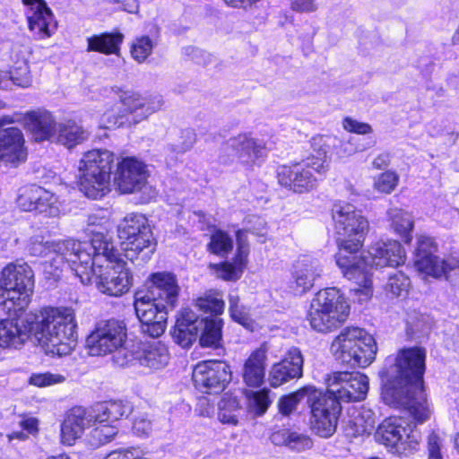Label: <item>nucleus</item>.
I'll list each match as a JSON object with an SVG mask.
<instances>
[{
	"instance_id": "5",
	"label": "nucleus",
	"mask_w": 459,
	"mask_h": 459,
	"mask_svg": "<svg viewBox=\"0 0 459 459\" xmlns=\"http://www.w3.org/2000/svg\"><path fill=\"white\" fill-rule=\"evenodd\" d=\"M77 323L71 307H49L41 311L33 327L45 353L65 356L76 346Z\"/></svg>"
},
{
	"instance_id": "51",
	"label": "nucleus",
	"mask_w": 459,
	"mask_h": 459,
	"mask_svg": "<svg viewBox=\"0 0 459 459\" xmlns=\"http://www.w3.org/2000/svg\"><path fill=\"white\" fill-rule=\"evenodd\" d=\"M108 225L109 220L107 216L98 213L89 214L87 218V231L92 235V238L91 241L86 242L92 243L100 233H103L108 242H111L108 235Z\"/></svg>"
},
{
	"instance_id": "32",
	"label": "nucleus",
	"mask_w": 459,
	"mask_h": 459,
	"mask_svg": "<svg viewBox=\"0 0 459 459\" xmlns=\"http://www.w3.org/2000/svg\"><path fill=\"white\" fill-rule=\"evenodd\" d=\"M338 138L330 135H316L310 140L313 158L310 164L312 169L319 174L325 173L328 169L327 155L333 146H336Z\"/></svg>"
},
{
	"instance_id": "3",
	"label": "nucleus",
	"mask_w": 459,
	"mask_h": 459,
	"mask_svg": "<svg viewBox=\"0 0 459 459\" xmlns=\"http://www.w3.org/2000/svg\"><path fill=\"white\" fill-rule=\"evenodd\" d=\"M91 244L95 248L90 253V279L87 282H81L89 284L94 277L98 290L108 296L118 297L129 291L133 275L126 263L114 249L112 242L100 233Z\"/></svg>"
},
{
	"instance_id": "52",
	"label": "nucleus",
	"mask_w": 459,
	"mask_h": 459,
	"mask_svg": "<svg viewBox=\"0 0 459 459\" xmlns=\"http://www.w3.org/2000/svg\"><path fill=\"white\" fill-rule=\"evenodd\" d=\"M399 183V176L396 172L387 170L379 174L374 179V188L380 193H392Z\"/></svg>"
},
{
	"instance_id": "25",
	"label": "nucleus",
	"mask_w": 459,
	"mask_h": 459,
	"mask_svg": "<svg viewBox=\"0 0 459 459\" xmlns=\"http://www.w3.org/2000/svg\"><path fill=\"white\" fill-rule=\"evenodd\" d=\"M0 150L5 162L18 166L24 162L27 152L24 148V139L22 131L17 127H9L0 131Z\"/></svg>"
},
{
	"instance_id": "27",
	"label": "nucleus",
	"mask_w": 459,
	"mask_h": 459,
	"mask_svg": "<svg viewBox=\"0 0 459 459\" xmlns=\"http://www.w3.org/2000/svg\"><path fill=\"white\" fill-rule=\"evenodd\" d=\"M318 262L304 258L297 261L293 266L290 288L295 294L301 295L308 291L322 274Z\"/></svg>"
},
{
	"instance_id": "8",
	"label": "nucleus",
	"mask_w": 459,
	"mask_h": 459,
	"mask_svg": "<svg viewBox=\"0 0 459 459\" xmlns=\"http://www.w3.org/2000/svg\"><path fill=\"white\" fill-rule=\"evenodd\" d=\"M350 314V305L336 288L319 290L313 298L307 314L311 327L319 333H328L344 323Z\"/></svg>"
},
{
	"instance_id": "59",
	"label": "nucleus",
	"mask_w": 459,
	"mask_h": 459,
	"mask_svg": "<svg viewBox=\"0 0 459 459\" xmlns=\"http://www.w3.org/2000/svg\"><path fill=\"white\" fill-rule=\"evenodd\" d=\"M169 308H167V305L164 303H157V307L152 309H149V311L143 310V308H137L135 314L142 324L151 322L152 320H158V316L161 314H165L167 316Z\"/></svg>"
},
{
	"instance_id": "13",
	"label": "nucleus",
	"mask_w": 459,
	"mask_h": 459,
	"mask_svg": "<svg viewBox=\"0 0 459 459\" xmlns=\"http://www.w3.org/2000/svg\"><path fill=\"white\" fill-rule=\"evenodd\" d=\"M376 440L397 453L411 452L416 449L420 433L411 423L401 417H389L379 424Z\"/></svg>"
},
{
	"instance_id": "62",
	"label": "nucleus",
	"mask_w": 459,
	"mask_h": 459,
	"mask_svg": "<svg viewBox=\"0 0 459 459\" xmlns=\"http://www.w3.org/2000/svg\"><path fill=\"white\" fill-rule=\"evenodd\" d=\"M134 432L140 436H148L152 430V421L146 413L140 414L134 418L133 424Z\"/></svg>"
},
{
	"instance_id": "30",
	"label": "nucleus",
	"mask_w": 459,
	"mask_h": 459,
	"mask_svg": "<svg viewBox=\"0 0 459 459\" xmlns=\"http://www.w3.org/2000/svg\"><path fill=\"white\" fill-rule=\"evenodd\" d=\"M169 359L167 347L159 341L143 343L136 351L138 364L151 369L163 368Z\"/></svg>"
},
{
	"instance_id": "23",
	"label": "nucleus",
	"mask_w": 459,
	"mask_h": 459,
	"mask_svg": "<svg viewBox=\"0 0 459 459\" xmlns=\"http://www.w3.org/2000/svg\"><path fill=\"white\" fill-rule=\"evenodd\" d=\"M178 285L174 274L160 272L151 274L148 281L149 298L164 303L167 308L173 309L178 296Z\"/></svg>"
},
{
	"instance_id": "18",
	"label": "nucleus",
	"mask_w": 459,
	"mask_h": 459,
	"mask_svg": "<svg viewBox=\"0 0 459 459\" xmlns=\"http://www.w3.org/2000/svg\"><path fill=\"white\" fill-rule=\"evenodd\" d=\"M265 155L266 147L262 141L247 134H240L222 144L219 160L222 163H228L238 158L242 163L251 165Z\"/></svg>"
},
{
	"instance_id": "53",
	"label": "nucleus",
	"mask_w": 459,
	"mask_h": 459,
	"mask_svg": "<svg viewBox=\"0 0 459 459\" xmlns=\"http://www.w3.org/2000/svg\"><path fill=\"white\" fill-rule=\"evenodd\" d=\"M65 377L60 374L50 372L33 373L29 377V384L38 387H46L55 384L63 383Z\"/></svg>"
},
{
	"instance_id": "12",
	"label": "nucleus",
	"mask_w": 459,
	"mask_h": 459,
	"mask_svg": "<svg viewBox=\"0 0 459 459\" xmlns=\"http://www.w3.org/2000/svg\"><path fill=\"white\" fill-rule=\"evenodd\" d=\"M247 222L249 224L248 230H238L236 233L237 254L233 261L213 265L217 276L222 280L237 281L241 277L249 255L247 231L260 238V242H265L267 234L265 220L262 217L252 215L248 217Z\"/></svg>"
},
{
	"instance_id": "49",
	"label": "nucleus",
	"mask_w": 459,
	"mask_h": 459,
	"mask_svg": "<svg viewBox=\"0 0 459 459\" xmlns=\"http://www.w3.org/2000/svg\"><path fill=\"white\" fill-rule=\"evenodd\" d=\"M218 418L223 424L237 425L238 420L234 413L239 408L236 397L222 398L219 403Z\"/></svg>"
},
{
	"instance_id": "60",
	"label": "nucleus",
	"mask_w": 459,
	"mask_h": 459,
	"mask_svg": "<svg viewBox=\"0 0 459 459\" xmlns=\"http://www.w3.org/2000/svg\"><path fill=\"white\" fill-rule=\"evenodd\" d=\"M167 316L165 314L158 316V320H152L143 324V331L150 336L157 338L160 336L166 329Z\"/></svg>"
},
{
	"instance_id": "44",
	"label": "nucleus",
	"mask_w": 459,
	"mask_h": 459,
	"mask_svg": "<svg viewBox=\"0 0 459 459\" xmlns=\"http://www.w3.org/2000/svg\"><path fill=\"white\" fill-rule=\"evenodd\" d=\"M195 307L200 311L210 313L211 316H213L223 313L225 303L221 293L209 290L195 299Z\"/></svg>"
},
{
	"instance_id": "20",
	"label": "nucleus",
	"mask_w": 459,
	"mask_h": 459,
	"mask_svg": "<svg viewBox=\"0 0 459 459\" xmlns=\"http://www.w3.org/2000/svg\"><path fill=\"white\" fill-rule=\"evenodd\" d=\"M310 162L281 165L277 169L279 184L294 193H307L316 186L317 179L311 171Z\"/></svg>"
},
{
	"instance_id": "43",
	"label": "nucleus",
	"mask_w": 459,
	"mask_h": 459,
	"mask_svg": "<svg viewBox=\"0 0 459 459\" xmlns=\"http://www.w3.org/2000/svg\"><path fill=\"white\" fill-rule=\"evenodd\" d=\"M195 142L196 134L193 129H182L177 138L166 146L165 152L171 159H176L178 154L190 151Z\"/></svg>"
},
{
	"instance_id": "47",
	"label": "nucleus",
	"mask_w": 459,
	"mask_h": 459,
	"mask_svg": "<svg viewBox=\"0 0 459 459\" xmlns=\"http://www.w3.org/2000/svg\"><path fill=\"white\" fill-rule=\"evenodd\" d=\"M156 46V42L149 36L143 35L136 37L130 48V53L134 60L137 63L142 64L152 55L153 48Z\"/></svg>"
},
{
	"instance_id": "46",
	"label": "nucleus",
	"mask_w": 459,
	"mask_h": 459,
	"mask_svg": "<svg viewBox=\"0 0 459 459\" xmlns=\"http://www.w3.org/2000/svg\"><path fill=\"white\" fill-rule=\"evenodd\" d=\"M316 392V389L313 386H306L294 392L289 395L281 397L279 401L278 407L279 411L283 415H289L296 410L298 403L307 397L308 405L310 404V396L312 393Z\"/></svg>"
},
{
	"instance_id": "24",
	"label": "nucleus",
	"mask_w": 459,
	"mask_h": 459,
	"mask_svg": "<svg viewBox=\"0 0 459 459\" xmlns=\"http://www.w3.org/2000/svg\"><path fill=\"white\" fill-rule=\"evenodd\" d=\"M30 7L31 14L28 15L29 29L38 35L39 39L51 37L56 29L51 10L44 0H22Z\"/></svg>"
},
{
	"instance_id": "2",
	"label": "nucleus",
	"mask_w": 459,
	"mask_h": 459,
	"mask_svg": "<svg viewBox=\"0 0 459 459\" xmlns=\"http://www.w3.org/2000/svg\"><path fill=\"white\" fill-rule=\"evenodd\" d=\"M425 359L426 351L422 348L403 349L395 358L387 359L386 367L380 373L385 381V402L404 407L418 423L430 417L423 390Z\"/></svg>"
},
{
	"instance_id": "34",
	"label": "nucleus",
	"mask_w": 459,
	"mask_h": 459,
	"mask_svg": "<svg viewBox=\"0 0 459 459\" xmlns=\"http://www.w3.org/2000/svg\"><path fill=\"white\" fill-rule=\"evenodd\" d=\"M89 138V132L74 120L68 119L57 124L54 140L60 144L73 148Z\"/></svg>"
},
{
	"instance_id": "22",
	"label": "nucleus",
	"mask_w": 459,
	"mask_h": 459,
	"mask_svg": "<svg viewBox=\"0 0 459 459\" xmlns=\"http://www.w3.org/2000/svg\"><path fill=\"white\" fill-rule=\"evenodd\" d=\"M304 359L299 348H290L284 358L273 365L269 373V382L273 387L302 377Z\"/></svg>"
},
{
	"instance_id": "4",
	"label": "nucleus",
	"mask_w": 459,
	"mask_h": 459,
	"mask_svg": "<svg viewBox=\"0 0 459 459\" xmlns=\"http://www.w3.org/2000/svg\"><path fill=\"white\" fill-rule=\"evenodd\" d=\"M92 244L68 239L63 242L33 241L30 247L32 255L49 257L42 264L46 278L56 281L60 272L67 264L81 281H89L90 253Z\"/></svg>"
},
{
	"instance_id": "38",
	"label": "nucleus",
	"mask_w": 459,
	"mask_h": 459,
	"mask_svg": "<svg viewBox=\"0 0 459 459\" xmlns=\"http://www.w3.org/2000/svg\"><path fill=\"white\" fill-rule=\"evenodd\" d=\"M31 75L29 64L25 61L18 63L10 72L0 70V89H7L11 84L22 88L31 85Z\"/></svg>"
},
{
	"instance_id": "57",
	"label": "nucleus",
	"mask_w": 459,
	"mask_h": 459,
	"mask_svg": "<svg viewBox=\"0 0 459 459\" xmlns=\"http://www.w3.org/2000/svg\"><path fill=\"white\" fill-rule=\"evenodd\" d=\"M120 100L130 113L142 112L143 96L139 93L126 91L120 96Z\"/></svg>"
},
{
	"instance_id": "40",
	"label": "nucleus",
	"mask_w": 459,
	"mask_h": 459,
	"mask_svg": "<svg viewBox=\"0 0 459 459\" xmlns=\"http://www.w3.org/2000/svg\"><path fill=\"white\" fill-rule=\"evenodd\" d=\"M271 440L276 446H286L297 451L309 448L312 446L308 437L286 429L273 432L271 436Z\"/></svg>"
},
{
	"instance_id": "37",
	"label": "nucleus",
	"mask_w": 459,
	"mask_h": 459,
	"mask_svg": "<svg viewBox=\"0 0 459 459\" xmlns=\"http://www.w3.org/2000/svg\"><path fill=\"white\" fill-rule=\"evenodd\" d=\"M387 217L391 228L404 242L409 243L411 240V231L414 226L411 214L406 211L394 207L387 211Z\"/></svg>"
},
{
	"instance_id": "9",
	"label": "nucleus",
	"mask_w": 459,
	"mask_h": 459,
	"mask_svg": "<svg viewBox=\"0 0 459 459\" xmlns=\"http://www.w3.org/2000/svg\"><path fill=\"white\" fill-rule=\"evenodd\" d=\"M33 272L27 264L6 265L0 278V305L9 311L24 310L34 289Z\"/></svg>"
},
{
	"instance_id": "16",
	"label": "nucleus",
	"mask_w": 459,
	"mask_h": 459,
	"mask_svg": "<svg viewBox=\"0 0 459 459\" xmlns=\"http://www.w3.org/2000/svg\"><path fill=\"white\" fill-rule=\"evenodd\" d=\"M327 394L337 402H358L365 399L368 378L359 372H334L326 378Z\"/></svg>"
},
{
	"instance_id": "45",
	"label": "nucleus",
	"mask_w": 459,
	"mask_h": 459,
	"mask_svg": "<svg viewBox=\"0 0 459 459\" xmlns=\"http://www.w3.org/2000/svg\"><path fill=\"white\" fill-rule=\"evenodd\" d=\"M229 311L233 321L243 325L245 328L253 331L255 328V321L249 315L248 308L240 304L238 294L230 293L229 295Z\"/></svg>"
},
{
	"instance_id": "1",
	"label": "nucleus",
	"mask_w": 459,
	"mask_h": 459,
	"mask_svg": "<svg viewBox=\"0 0 459 459\" xmlns=\"http://www.w3.org/2000/svg\"><path fill=\"white\" fill-rule=\"evenodd\" d=\"M332 216L340 247L336 264L343 275L357 284L352 291L359 301H366L372 296L373 267H394L403 264V248L396 240L377 241L370 247L367 255H359L369 230L367 218L354 205L346 203L335 204Z\"/></svg>"
},
{
	"instance_id": "63",
	"label": "nucleus",
	"mask_w": 459,
	"mask_h": 459,
	"mask_svg": "<svg viewBox=\"0 0 459 459\" xmlns=\"http://www.w3.org/2000/svg\"><path fill=\"white\" fill-rule=\"evenodd\" d=\"M290 7L297 13H314L317 11L318 4L316 0H289Z\"/></svg>"
},
{
	"instance_id": "41",
	"label": "nucleus",
	"mask_w": 459,
	"mask_h": 459,
	"mask_svg": "<svg viewBox=\"0 0 459 459\" xmlns=\"http://www.w3.org/2000/svg\"><path fill=\"white\" fill-rule=\"evenodd\" d=\"M94 428L86 437L87 444L91 448L100 446L112 441L118 433V429L114 424L108 422H97L92 420Z\"/></svg>"
},
{
	"instance_id": "36",
	"label": "nucleus",
	"mask_w": 459,
	"mask_h": 459,
	"mask_svg": "<svg viewBox=\"0 0 459 459\" xmlns=\"http://www.w3.org/2000/svg\"><path fill=\"white\" fill-rule=\"evenodd\" d=\"M376 423L375 414L371 410L355 411L346 422L345 435L348 437H356L369 434L375 429Z\"/></svg>"
},
{
	"instance_id": "21",
	"label": "nucleus",
	"mask_w": 459,
	"mask_h": 459,
	"mask_svg": "<svg viewBox=\"0 0 459 459\" xmlns=\"http://www.w3.org/2000/svg\"><path fill=\"white\" fill-rule=\"evenodd\" d=\"M146 166L133 157L124 158L117 167L115 183L123 194L142 190L147 182Z\"/></svg>"
},
{
	"instance_id": "42",
	"label": "nucleus",
	"mask_w": 459,
	"mask_h": 459,
	"mask_svg": "<svg viewBox=\"0 0 459 459\" xmlns=\"http://www.w3.org/2000/svg\"><path fill=\"white\" fill-rule=\"evenodd\" d=\"M27 335L13 320L0 321V349L17 348L22 345Z\"/></svg>"
},
{
	"instance_id": "6",
	"label": "nucleus",
	"mask_w": 459,
	"mask_h": 459,
	"mask_svg": "<svg viewBox=\"0 0 459 459\" xmlns=\"http://www.w3.org/2000/svg\"><path fill=\"white\" fill-rule=\"evenodd\" d=\"M114 153L106 149H93L83 153L79 161L81 191L91 199H100L110 192V174Z\"/></svg>"
},
{
	"instance_id": "14",
	"label": "nucleus",
	"mask_w": 459,
	"mask_h": 459,
	"mask_svg": "<svg viewBox=\"0 0 459 459\" xmlns=\"http://www.w3.org/2000/svg\"><path fill=\"white\" fill-rule=\"evenodd\" d=\"M126 326L123 321L102 320L87 336L85 347L91 356H105L126 344Z\"/></svg>"
},
{
	"instance_id": "10",
	"label": "nucleus",
	"mask_w": 459,
	"mask_h": 459,
	"mask_svg": "<svg viewBox=\"0 0 459 459\" xmlns=\"http://www.w3.org/2000/svg\"><path fill=\"white\" fill-rule=\"evenodd\" d=\"M221 320L216 316L199 318L190 308H184L178 317L173 338L183 348L190 347L200 335L202 346H217L221 337Z\"/></svg>"
},
{
	"instance_id": "29",
	"label": "nucleus",
	"mask_w": 459,
	"mask_h": 459,
	"mask_svg": "<svg viewBox=\"0 0 459 459\" xmlns=\"http://www.w3.org/2000/svg\"><path fill=\"white\" fill-rule=\"evenodd\" d=\"M267 350L261 346L254 351L245 360L241 377L243 382L250 387H258L264 383Z\"/></svg>"
},
{
	"instance_id": "31",
	"label": "nucleus",
	"mask_w": 459,
	"mask_h": 459,
	"mask_svg": "<svg viewBox=\"0 0 459 459\" xmlns=\"http://www.w3.org/2000/svg\"><path fill=\"white\" fill-rule=\"evenodd\" d=\"M124 35L121 32H103L87 38V51L119 56Z\"/></svg>"
},
{
	"instance_id": "48",
	"label": "nucleus",
	"mask_w": 459,
	"mask_h": 459,
	"mask_svg": "<svg viewBox=\"0 0 459 459\" xmlns=\"http://www.w3.org/2000/svg\"><path fill=\"white\" fill-rule=\"evenodd\" d=\"M233 248V240L230 235L221 230H215L210 238L208 250L220 256H226Z\"/></svg>"
},
{
	"instance_id": "50",
	"label": "nucleus",
	"mask_w": 459,
	"mask_h": 459,
	"mask_svg": "<svg viewBox=\"0 0 459 459\" xmlns=\"http://www.w3.org/2000/svg\"><path fill=\"white\" fill-rule=\"evenodd\" d=\"M410 285L411 281L409 277L401 271H395L389 274L388 281L385 285V290L393 296L399 297L408 292Z\"/></svg>"
},
{
	"instance_id": "33",
	"label": "nucleus",
	"mask_w": 459,
	"mask_h": 459,
	"mask_svg": "<svg viewBox=\"0 0 459 459\" xmlns=\"http://www.w3.org/2000/svg\"><path fill=\"white\" fill-rule=\"evenodd\" d=\"M131 412V407L121 401H107L91 407L90 413L97 422H113Z\"/></svg>"
},
{
	"instance_id": "15",
	"label": "nucleus",
	"mask_w": 459,
	"mask_h": 459,
	"mask_svg": "<svg viewBox=\"0 0 459 459\" xmlns=\"http://www.w3.org/2000/svg\"><path fill=\"white\" fill-rule=\"evenodd\" d=\"M310 397L311 429L321 437H330L336 430L341 405L336 399L319 390L312 393Z\"/></svg>"
},
{
	"instance_id": "28",
	"label": "nucleus",
	"mask_w": 459,
	"mask_h": 459,
	"mask_svg": "<svg viewBox=\"0 0 459 459\" xmlns=\"http://www.w3.org/2000/svg\"><path fill=\"white\" fill-rule=\"evenodd\" d=\"M24 121L36 141L54 140L57 124L50 112L47 110L27 112Z\"/></svg>"
},
{
	"instance_id": "11",
	"label": "nucleus",
	"mask_w": 459,
	"mask_h": 459,
	"mask_svg": "<svg viewBox=\"0 0 459 459\" xmlns=\"http://www.w3.org/2000/svg\"><path fill=\"white\" fill-rule=\"evenodd\" d=\"M437 246L432 238H418L414 264L416 269L433 278L445 277L455 286H459V259L454 256L440 258L435 255Z\"/></svg>"
},
{
	"instance_id": "7",
	"label": "nucleus",
	"mask_w": 459,
	"mask_h": 459,
	"mask_svg": "<svg viewBox=\"0 0 459 459\" xmlns=\"http://www.w3.org/2000/svg\"><path fill=\"white\" fill-rule=\"evenodd\" d=\"M335 359L352 368L370 365L377 351L374 337L359 327H345L331 345Z\"/></svg>"
},
{
	"instance_id": "19",
	"label": "nucleus",
	"mask_w": 459,
	"mask_h": 459,
	"mask_svg": "<svg viewBox=\"0 0 459 459\" xmlns=\"http://www.w3.org/2000/svg\"><path fill=\"white\" fill-rule=\"evenodd\" d=\"M17 204L22 211L36 212L47 217H56L60 213L57 196L36 185L22 190Z\"/></svg>"
},
{
	"instance_id": "58",
	"label": "nucleus",
	"mask_w": 459,
	"mask_h": 459,
	"mask_svg": "<svg viewBox=\"0 0 459 459\" xmlns=\"http://www.w3.org/2000/svg\"><path fill=\"white\" fill-rule=\"evenodd\" d=\"M112 359L118 367H126L136 361V351H130L123 344L117 350L113 351Z\"/></svg>"
},
{
	"instance_id": "17",
	"label": "nucleus",
	"mask_w": 459,
	"mask_h": 459,
	"mask_svg": "<svg viewBox=\"0 0 459 459\" xmlns=\"http://www.w3.org/2000/svg\"><path fill=\"white\" fill-rule=\"evenodd\" d=\"M192 377L195 386L200 392L217 394L231 380V371L224 361L204 360L194 368Z\"/></svg>"
},
{
	"instance_id": "35",
	"label": "nucleus",
	"mask_w": 459,
	"mask_h": 459,
	"mask_svg": "<svg viewBox=\"0 0 459 459\" xmlns=\"http://www.w3.org/2000/svg\"><path fill=\"white\" fill-rule=\"evenodd\" d=\"M124 245L125 256L133 261L135 256L141 253H143L144 258H149L150 254H152L156 241L153 237L151 227L144 228L143 231L133 239H127L122 242Z\"/></svg>"
},
{
	"instance_id": "55",
	"label": "nucleus",
	"mask_w": 459,
	"mask_h": 459,
	"mask_svg": "<svg viewBox=\"0 0 459 459\" xmlns=\"http://www.w3.org/2000/svg\"><path fill=\"white\" fill-rule=\"evenodd\" d=\"M164 101L161 96L160 95H150L143 96V105L142 108V112L138 113L137 116L139 119L135 120V122H139L147 118L152 114L157 112L163 106Z\"/></svg>"
},
{
	"instance_id": "26",
	"label": "nucleus",
	"mask_w": 459,
	"mask_h": 459,
	"mask_svg": "<svg viewBox=\"0 0 459 459\" xmlns=\"http://www.w3.org/2000/svg\"><path fill=\"white\" fill-rule=\"evenodd\" d=\"M92 420L90 411L82 407L73 408L61 424V442L67 446L74 445Z\"/></svg>"
},
{
	"instance_id": "54",
	"label": "nucleus",
	"mask_w": 459,
	"mask_h": 459,
	"mask_svg": "<svg viewBox=\"0 0 459 459\" xmlns=\"http://www.w3.org/2000/svg\"><path fill=\"white\" fill-rule=\"evenodd\" d=\"M248 404L249 407L255 411L256 415L264 414L270 404L268 392L264 389L251 392L248 395Z\"/></svg>"
},
{
	"instance_id": "64",
	"label": "nucleus",
	"mask_w": 459,
	"mask_h": 459,
	"mask_svg": "<svg viewBox=\"0 0 459 459\" xmlns=\"http://www.w3.org/2000/svg\"><path fill=\"white\" fill-rule=\"evenodd\" d=\"M353 137H351L348 141H341L338 139L336 154L340 158L349 157L357 152L364 151V148H359L353 143Z\"/></svg>"
},
{
	"instance_id": "39",
	"label": "nucleus",
	"mask_w": 459,
	"mask_h": 459,
	"mask_svg": "<svg viewBox=\"0 0 459 459\" xmlns=\"http://www.w3.org/2000/svg\"><path fill=\"white\" fill-rule=\"evenodd\" d=\"M149 227L148 219L144 215L141 213L127 214L118 225V238L122 242L133 239L140 235L144 228Z\"/></svg>"
},
{
	"instance_id": "61",
	"label": "nucleus",
	"mask_w": 459,
	"mask_h": 459,
	"mask_svg": "<svg viewBox=\"0 0 459 459\" xmlns=\"http://www.w3.org/2000/svg\"><path fill=\"white\" fill-rule=\"evenodd\" d=\"M342 127L347 132L358 134H368L373 132L372 126L369 124L359 122L350 117H347L342 120Z\"/></svg>"
},
{
	"instance_id": "56",
	"label": "nucleus",
	"mask_w": 459,
	"mask_h": 459,
	"mask_svg": "<svg viewBox=\"0 0 459 459\" xmlns=\"http://www.w3.org/2000/svg\"><path fill=\"white\" fill-rule=\"evenodd\" d=\"M143 455L139 446H119L108 453L104 459H140Z\"/></svg>"
}]
</instances>
